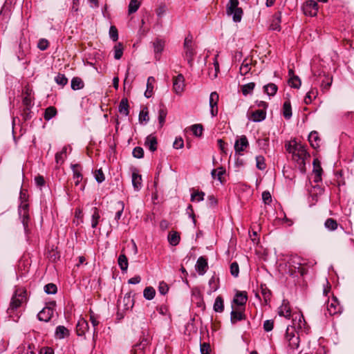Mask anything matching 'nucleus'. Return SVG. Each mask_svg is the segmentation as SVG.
Wrapping results in <instances>:
<instances>
[{"label": "nucleus", "instance_id": "473e14b6", "mask_svg": "<svg viewBox=\"0 0 354 354\" xmlns=\"http://www.w3.org/2000/svg\"><path fill=\"white\" fill-rule=\"evenodd\" d=\"M167 114V110L164 105H160L158 110V122L160 127L163 126L165 122V118Z\"/></svg>", "mask_w": 354, "mask_h": 354}, {"label": "nucleus", "instance_id": "4c0bfd02", "mask_svg": "<svg viewBox=\"0 0 354 354\" xmlns=\"http://www.w3.org/2000/svg\"><path fill=\"white\" fill-rule=\"evenodd\" d=\"M168 241L171 245H177L180 242V235L176 232H170L168 236Z\"/></svg>", "mask_w": 354, "mask_h": 354}, {"label": "nucleus", "instance_id": "79ce46f5", "mask_svg": "<svg viewBox=\"0 0 354 354\" xmlns=\"http://www.w3.org/2000/svg\"><path fill=\"white\" fill-rule=\"evenodd\" d=\"M123 45L121 43H118L113 48L114 58L115 59H120L123 55Z\"/></svg>", "mask_w": 354, "mask_h": 354}, {"label": "nucleus", "instance_id": "2eb2a0df", "mask_svg": "<svg viewBox=\"0 0 354 354\" xmlns=\"http://www.w3.org/2000/svg\"><path fill=\"white\" fill-rule=\"evenodd\" d=\"M293 326L294 328H298L299 329H302L305 328L306 322L303 315L299 313H295L293 315Z\"/></svg>", "mask_w": 354, "mask_h": 354}, {"label": "nucleus", "instance_id": "a878e982", "mask_svg": "<svg viewBox=\"0 0 354 354\" xmlns=\"http://www.w3.org/2000/svg\"><path fill=\"white\" fill-rule=\"evenodd\" d=\"M245 319V315L242 311L232 310L230 313V321L232 324Z\"/></svg>", "mask_w": 354, "mask_h": 354}, {"label": "nucleus", "instance_id": "cd10ccee", "mask_svg": "<svg viewBox=\"0 0 354 354\" xmlns=\"http://www.w3.org/2000/svg\"><path fill=\"white\" fill-rule=\"evenodd\" d=\"M266 113L263 110H256L252 112L251 120L254 122H261L266 118Z\"/></svg>", "mask_w": 354, "mask_h": 354}, {"label": "nucleus", "instance_id": "6ab92c4d", "mask_svg": "<svg viewBox=\"0 0 354 354\" xmlns=\"http://www.w3.org/2000/svg\"><path fill=\"white\" fill-rule=\"evenodd\" d=\"M313 172L315 175L314 181L319 183L322 180V169L318 160L315 159L313 160Z\"/></svg>", "mask_w": 354, "mask_h": 354}, {"label": "nucleus", "instance_id": "7c9ffc66", "mask_svg": "<svg viewBox=\"0 0 354 354\" xmlns=\"http://www.w3.org/2000/svg\"><path fill=\"white\" fill-rule=\"evenodd\" d=\"M155 82V78L153 77H149L147 82V89L145 92V96L147 98H149L153 93V83Z\"/></svg>", "mask_w": 354, "mask_h": 354}, {"label": "nucleus", "instance_id": "9d476101", "mask_svg": "<svg viewBox=\"0 0 354 354\" xmlns=\"http://www.w3.org/2000/svg\"><path fill=\"white\" fill-rule=\"evenodd\" d=\"M155 58L156 60H160L161 54L164 50L165 46V41L162 39L156 38L152 43Z\"/></svg>", "mask_w": 354, "mask_h": 354}, {"label": "nucleus", "instance_id": "a211bd4d", "mask_svg": "<svg viewBox=\"0 0 354 354\" xmlns=\"http://www.w3.org/2000/svg\"><path fill=\"white\" fill-rule=\"evenodd\" d=\"M148 344V339L147 338H143L140 343L134 346L132 350L133 354H142Z\"/></svg>", "mask_w": 354, "mask_h": 354}, {"label": "nucleus", "instance_id": "3c124183", "mask_svg": "<svg viewBox=\"0 0 354 354\" xmlns=\"http://www.w3.org/2000/svg\"><path fill=\"white\" fill-rule=\"evenodd\" d=\"M256 166L259 170H264L266 167L265 158L262 156H257L256 157Z\"/></svg>", "mask_w": 354, "mask_h": 354}, {"label": "nucleus", "instance_id": "0e129e2a", "mask_svg": "<svg viewBox=\"0 0 354 354\" xmlns=\"http://www.w3.org/2000/svg\"><path fill=\"white\" fill-rule=\"evenodd\" d=\"M95 178L98 183H102L105 178L103 171L101 169H97L95 172Z\"/></svg>", "mask_w": 354, "mask_h": 354}, {"label": "nucleus", "instance_id": "aec40b11", "mask_svg": "<svg viewBox=\"0 0 354 354\" xmlns=\"http://www.w3.org/2000/svg\"><path fill=\"white\" fill-rule=\"evenodd\" d=\"M289 84L291 87H293L295 88H299L301 86V82L298 76H296L293 73V71L292 69L289 70Z\"/></svg>", "mask_w": 354, "mask_h": 354}, {"label": "nucleus", "instance_id": "b1692460", "mask_svg": "<svg viewBox=\"0 0 354 354\" xmlns=\"http://www.w3.org/2000/svg\"><path fill=\"white\" fill-rule=\"evenodd\" d=\"M88 329V324L84 319H80L78 321L77 324V335L81 336L83 335L86 331Z\"/></svg>", "mask_w": 354, "mask_h": 354}, {"label": "nucleus", "instance_id": "c85d7f7f", "mask_svg": "<svg viewBox=\"0 0 354 354\" xmlns=\"http://www.w3.org/2000/svg\"><path fill=\"white\" fill-rule=\"evenodd\" d=\"M213 309L216 313H223L224 310V301L221 296H218L214 301Z\"/></svg>", "mask_w": 354, "mask_h": 354}, {"label": "nucleus", "instance_id": "e433bc0d", "mask_svg": "<svg viewBox=\"0 0 354 354\" xmlns=\"http://www.w3.org/2000/svg\"><path fill=\"white\" fill-rule=\"evenodd\" d=\"M57 109L54 106H49L46 109L44 118L46 120L48 121L57 115Z\"/></svg>", "mask_w": 354, "mask_h": 354}, {"label": "nucleus", "instance_id": "dca6fc26", "mask_svg": "<svg viewBox=\"0 0 354 354\" xmlns=\"http://www.w3.org/2000/svg\"><path fill=\"white\" fill-rule=\"evenodd\" d=\"M157 139L155 136L152 135H149L146 138L145 145L147 147L151 152L155 151L157 149Z\"/></svg>", "mask_w": 354, "mask_h": 354}, {"label": "nucleus", "instance_id": "052dcab7", "mask_svg": "<svg viewBox=\"0 0 354 354\" xmlns=\"http://www.w3.org/2000/svg\"><path fill=\"white\" fill-rule=\"evenodd\" d=\"M230 273L234 277H237L239 274V267L236 262H233L230 265Z\"/></svg>", "mask_w": 354, "mask_h": 354}, {"label": "nucleus", "instance_id": "774afa93", "mask_svg": "<svg viewBox=\"0 0 354 354\" xmlns=\"http://www.w3.org/2000/svg\"><path fill=\"white\" fill-rule=\"evenodd\" d=\"M274 322L271 319L266 320L263 323V328L266 331L269 332L273 329Z\"/></svg>", "mask_w": 354, "mask_h": 354}, {"label": "nucleus", "instance_id": "f8f14e48", "mask_svg": "<svg viewBox=\"0 0 354 354\" xmlns=\"http://www.w3.org/2000/svg\"><path fill=\"white\" fill-rule=\"evenodd\" d=\"M195 268L199 275H204L208 268L207 259L203 257H200L196 261Z\"/></svg>", "mask_w": 354, "mask_h": 354}, {"label": "nucleus", "instance_id": "4d7b16f0", "mask_svg": "<svg viewBox=\"0 0 354 354\" xmlns=\"http://www.w3.org/2000/svg\"><path fill=\"white\" fill-rule=\"evenodd\" d=\"M118 205L119 209L115 215V220L116 221L117 223H118V221L120 219V218L122 215L123 210L124 208V204L122 201H118Z\"/></svg>", "mask_w": 354, "mask_h": 354}, {"label": "nucleus", "instance_id": "8fccbe9b", "mask_svg": "<svg viewBox=\"0 0 354 354\" xmlns=\"http://www.w3.org/2000/svg\"><path fill=\"white\" fill-rule=\"evenodd\" d=\"M225 170L223 167H219L217 169H213L211 172L213 178H217L221 181V176L224 174Z\"/></svg>", "mask_w": 354, "mask_h": 354}, {"label": "nucleus", "instance_id": "4be33fe9", "mask_svg": "<svg viewBox=\"0 0 354 354\" xmlns=\"http://www.w3.org/2000/svg\"><path fill=\"white\" fill-rule=\"evenodd\" d=\"M281 13L280 12L276 13L273 16L272 21L271 22V24L270 26V28L272 30H277L280 31L281 30Z\"/></svg>", "mask_w": 354, "mask_h": 354}, {"label": "nucleus", "instance_id": "9b49d317", "mask_svg": "<svg viewBox=\"0 0 354 354\" xmlns=\"http://www.w3.org/2000/svg\"><path fill=\"white\" fill-rule=\"evenodd\" d=\"M249 146L248 138L245 136H241L234 143V150L236 153L241 155L242 152Z\"/></svg>", "mask_w": 354, "mask_h": 354}, {"label": "nucleus", "instance_id": "6e6552de", "mask_svg": "<svg viewBox=\"0 0 354 354\" xmlns=\"http://www.w3.org/2000/svg\"><path fill=\"white\" fill-rule=\"evenodd\" d=\"M294 327L288 326L286 333V339L289 343V346L292 348H297L299 346V337L294 333Z\"/></svg>", "mask_w": 354, "mask_h": 354}, {"label": "nucleus", "instance_id": "f03ea898", "mask_svg": "<svg viewBox=\"0 0 354 354\" xmlns=\"http://www.w3.org/2000/svg\"><path fill=\"white\" fill-rule=\"evenodd\" d=\"M20 199L21 200V203L19 206V216L21 219V223L24 228L26 229L28 225L29 209L28 204L26 202V195L23 191H21L20 192Z\"/></svg>", "mask_w": 354, "mask_h": 354}, {"label": "nucleus", "instance_id": "de8ad7c7", "mask_svg": "<svg viewBox=\"0 0 354 354\" xmlns=\"http://www.w3.org/2000/svg\"><path fill=\"white\" fill-rule=\"evenodd\" d=\"M205 193L203 192H194L191 195V201L192 202H200L204 200Z\"/></svg>", "mask_w": 354, "mask_h": 354}, {"label": "nucleus", "instance_id": "a18cd8bd", "mask_svg": "<svg viewBox=\"0 0 354 354\" xmlns=\"http://www.w3.org/2000/svg\"><path fill=\"white\" fill-rule=\"evenodd\" d=\"M233 301L239 306H243L247 301V297L242 293H237Z\"/></svg>", "mask_w": 354, "mask_h": 354}, {"label": "nucleus", "instance_id": "37998d69", "mask_svg": "<svg viewBox=\"0 0 354 354\" xmlns=\"http://www.w3.org/2000/svg\"><path fill=\"white\" fill-rule=\"evenodd\" d=\"M71 86L73 90H79L84 87V82L80 77H73Z\"/></svg>", "mask_w": 354, "mask_h": 354}, {"label": "nucleus", "instance_id": "f3484780", "mask_svg": "<svg viewBox=\"0 0 354 354\" xmlns=\"http://www.w3.org/2000/svg\"><path fill=\"white\" fill-rule=\"evenodd\" d=\"M72 169L73 172V179L75 180V185L77 186L80 185V182L82 180V175L81 174V167L79 165H73Z\"/></svg>", "mask_w": 354, "mask_h": 354}, {"label": "nucleus", "instance_id": "69168bd1", "mask_svg": "<svg viewBox=\"0 0 354 354\" xmlns=\"http://www.w3.org/2000/svg\"><path fill=\"white\" fill-rule=\"evenodd\" d=\"M332 77H327L325 78V80H323L322 82V89L324 90H328L331 84H332Z\"/></svg>", "mask_w": 354, "mask_h": 354}, {"label": "nucleus", "instance_id": "423d86ee", "mask_svg": "<svg viewBox=\"0 0 354 354\" xmlns=\"http://www.w3.org/2000/svg\"><path fill=\"white\" fill-rule=\"evenodd\" d=\"M302 10L304 15L315 17L318 12V5L314 0H308L302 6Z\"/></svg>", "mask_w": 354, "mask_h": 354}, {"label": "nucleus", "instance_id": "ea45409f", "mask_svg": "<svg viewBox=\"0 0 354 354\" xmlns=\"http://www.w3.org/2000/svg\"><path fill=\"white\" fill-rule=\"evenodd\" d=\"M264 91L269 96H274L277 91V86L274 84L270 83L263 86Z\"/></svg>", "mask_w": 354, "mask_h": 354}, {"label": "nucleus", "instance_id": "c9c22d12", "mask_svg": "<svg viewBox=\"0 0 354 354\" xmlns=\"http://www.w3.org/2000/svg\"><path fill=\"white\" fill-rule=\"evenodd\" d=\"M93 214L91 216V227L93 228H95L97 225H98L100 215L99 212V209L97 207H93L92 209Z\"/></svg>", "mask_w": 354, "mask_h": 354}, {"label": "nucleus", "instance_id": "5fc2aeb1", "mask_svg": "<svg viewBox=\"0 0 354 354\" xmlns=\"http://www.w3.org/2000/svg\"><path fill=\"white\" fill-rule=\"evenodd\" d=\"M57 288L54 283H48L44 286V291L48 295H54L57 292Z\"/></svg>", "mask_w": 354, "mask_h": 354}, {"label": "nucleus", "instance_id": "c756f323", "mask_svg": "<svg viewBox=\"0 0 354 354\" xmlns=\"http://www.w3.org/2000/svg\"><path fill=\"white\" fill-rule=\"evenodd\" d=\"M119 112L124 115V116H127L129 113V104L127 98H122L118 106Z\"/></svg>", "mask_w": 354, "mask_h": 354}, {"label": "nucleus", "instance_id": "393cba45", "mask_svg": "<svg viewBox=\"0 0 354 354\" xmlns=\"http://www.w3.org/2000/svg\"><path fill=\"white\" fill-rule=\"evenodd\" d=\"M118 263L122 272H127L129 266V262L127 257L124 254H121L119 256L118 259Z\"/></svg>", "mask_w": 354, "mask_h": 354}, {"label": "nucleus", "instance_id": "f257e3e1", "mask_svg": "<svg viewBox=\"0 0 354 354\" xmlns=\"http://www.w3.org/2000/svg\"><path fill=\"white\" fill-rule=\"evenodd\" d=\"M26 291L21 288L17 289L12 297L8 310L12 312L18 309L26 302Z\"/></svg>", "mask_w": 354, "mask_h": 354}, {"label": "nucleus", "instance_id": "680f3d73", "mask_svg": "<svg viewBox=\"0 0 354 354\" xmlns=\"http://www.w3.org/2000/svg\"><path fill=\"white\" fill-rule=\"evenodd\" d=\"M110 38L113 41H116L118 39V32L115 26H111L109 29Z\"/></svg>", "mask_w": 354, "mask_h": 354}, {"label": "nucleus", "instance_id": "2f4dec72", "mask_svg": "<svg viewBox=\"0 0 354 354\" xmlns=\"http://www.w3.org/2000/svg\"><path fill=\"white\" fill-rule=\"evenodd\" d=\"M308 140L313 148L319 147L320 139L317 131H312L308 136Z\"/></svg>", "mask_w": 354, "mask_h": 354}, {"label": "nucleus", "instance_id": "a19ab883", "mask_svg": "<svg viewBox=\"0 0 354 354\" xmlns=\"http://www.w3.org/2000/svg\"><path fill=\"white\" fill-rule=\"evenodd\" d=\"M156 290L153 287L149 286L145 288L143 296L147 300H151L154 298Z\"/></svg>", "mask_w": 354, "mask_h": 354}, {"label": "nucleus", "instance_id": "72a5a7b5", "mask_svg": "<svg viewBox=\"0 0 354 354\" xmlns=\"http://www.w3.org/2000/svg\"><path fill=\"white\" fill-rule=\"evenodd\" d=\"M67 149H68V147L64 146L62 148L61 151L57 152L55 154V161H56L57 164L62 165L64 162V159L66 157Z\"/></svg>", "mask_w": 354, "mask_h": 354}, {"label": "nucleus", "instance_id": "09e8293b", "mask_svg": "<svg viewBox=\"0 0 354 354\" xmlns=\"http://www.w3.org/2000/svg\"><path fill=\"white\" fill-rule=\"evenodd\" d=\"M209 290L208 294L211 295L212 292L218 290V286L216 283V279L213 276L209 280Z\"/></svg>", "mask_w": 354, "mask_h": 354}, {"label": "nucleus", "instance_id": "338daca9", "mask_svg": "<svg viewBox=\"0 0 354 354\" xmlns=\"http://www.w3.org/2000/svg\"><path fill=\"white\" fill-rule=\"evenodd\" d=\"M169 290V287L166 283L162 281L159 283L158 291L161 295H165Z\"/></svg>", "mask_w": 354, "mask_h": 354}, {"label": "nucleus", "instance_id": "c03bdc74", "mask_svg": "<svg viewBox=\"0 0 354 354\" xmlns=\"http://www.w3.org/2000/svg\"><path fill=\"white\" fill-rule=\"evenodd\" d=\"M218 55H215V57L214 59V74H212L211 72H209L208 73V75H209V77L212 79V80H214V79H216L218 76V73L219 72V64H218V62L217 60V57H218Z\"/></svg>", "mask_w": 354, "mask_h": 354}, {"label": "nucleus", "instance_id": "6e6d98bb", "mask_svg": "<svg viewBox=\"0 0 354 354\" xmlns=\"http://www.w3.org/2000/svg\"><path fill=\"white\" fill-rule=\"evenodd\" d=\"M55 82L62 86H64L68 83V79L66 77V76L63 74L59 73L55 77Z\"/></svg>", "mask_w": 354, "mask_h": 354}, {"label": "nucleus", "instance_id": "58836bf2", "mask_svg": "<svg viewBox=\"0 0 354 354\" xmlns=\"http://www.w3.org/2000/svg\"><path fill=\"white\" fill-rule=\"evenodd\" d=\"M324 226L330 231H334L337 229L338 223L333 218H327L324 223Z\"/></svg>", "mask_w": 354, "mask_h": 354}, {"label": "nucleus", "instance_id": "13d9d810", "mask_svg": "<svg viewBox=\"0 0 354 354\" xmlns=\"http://www.w3.org/2000/svg\"><path fill=\"white\" fill-rule=\"evenodd\" d=\"M250 68V63L248 62L247 60H244L239 69L240 73L242 75H245L249 73Z\"/></svg>", "mask_w": 354, "mask_h": 354}, {"label": "nucleus", "instance_id": "bf43d9fd", "mask_svg": "<svg viewBox=\"0 0 354 354\" xmlns=\"http://www.w3.org/2000/svg\"><path fill=\"white\" fill-rule=\"evenodd\" d=\"M149 120V118L148 115V111L147 108L145 107L143 108L139 114V121L142 122V121L147 122Z\"/></svg>", "mask_w": 354, "mask_h": 354}, {"label": "nucleus", "instance_id": "0eeeda50", "mask_svg": "<svg viewBox=\"0 0 354 354\" xmlns=\"http://www.w3.org/2000/svg\"><path fill=\"white\" fill-rule=\"evenodd\" d=\"M342 311V307L340 305L339 301L335 297L328 301L327 304V312L332 316L341 313Z\"/></svg>", "mask_w": 354, "mask_h": 354}, {"label": "nucleus", "instance_id": "20e7f679", "mask_svg": "<svg viewBox=\"0 0 354 354\" xmlns=\"http://www.w3.org/2000/svg\"><path fill=\"white\" fill-rule=\"evenodd\" d=\"M183 47L185 58L187 59L189 66L192 67L193 66L194 57L196 54L194 48L192 45V37L188 36L185 39Z\"/></svg>", "mask_w": 354, "mask_h": 354}, {"label": "nucleus", "instance_id": "39448f33", "mask_svg": "<svg viewBox=\"0 0 354 354\" xmlns=\"http://www.w3.org/2000/svg\"><path fill=\"white\" fill-rule=\"evenodd\" d=\"M185 87V77L182 74H178L173 78V91L180 95Z\"/></svg>", "mask_w": 354, "mask_h": 354}, {"label": "nucleus", "instance_id": "4468645a", "mask_svg": "<svg viewBox=\"0 0 354 354\" xmlns=\"http://www.w3.org/2000/svg\"><path fill=\"white\" fill-rule=\"evenodd\" d=\"M278 313L280 316H283L288 319L291 317V310L289 306V302L287 300H283L281 305L279 308Z\"/></svg>", "mask_w": 354, "mask_h": 354}, {"label": "nucleus", "instance_id": "7ed1b4c3", "mask_svg": "<svg viewBox=\"0 0 354 354\" xmlns=\"http://www.w3.org/2000/svg\"><path fill=\"white\" fill-rule=\"evenodd\" d=\"M238 0H230L226 8V12L228 15L232 16L234 22H240L242 19L243 10L239 7Z\"/></svg>", "mask_w": 354, "mask_h": 354}, {"label": "nucleus", "instance_id": "864d4df0", "mask_svg": "<svg viewBox=\"0 0 354 354\" xmlns=\"http://www.w3.org/2000/svg\"><path fill=\"white\" fill-rule=\"evenodd\" d=\"M255 84L254 82H250L248 84H244L242 86V93L244 95H247L252 93L253 89L254 88Z\"/></svg>", "mask_w": 354, "mask_h": 354}, {"label": "nucleus", "instance_id": "bb28decb", "mask_svg": "<svg viewBox=\"0 0 354 354\" xmlns=\"http://www.w3.org/2000/svg\"><path fill=\"white\" fill-rule=\"evenodd\" d=\"M124 310L131 309L134 305V300L131 293H127L122 299Z\"/></svg>", "mask_w": 354, "mask_h": 354}, {"label": "nucleus", "instance_id": "e2e57ef3", "mask_svg": "<svg viewBox=\"0 0 354 354\" xmlns=\"http://www.w3.org/2000/svg\"><path fill=\"white\" fill-rule=\"evenodd\" d=\"M133 156L136 158H142L144 156L143 149L140 147H136L133 150Z\"/></svg>", "mask_w": 354, "mask_h": 354}, {"label": "nucleus", "instance_id": "49530a36", "mask_svg": "<svg viewBox=\"0 0 354 354\" xmlns=\"http://www.w3.org/2000/svg\"><path fill=\"white\" fill-rule=\"evenodd\" d=\"M140 6V3L138 0H131L129 4V13L132 14L136 12L138 10Z\"/></svg>", "mask_w": 354, "mask_h": 354}, {"label": "nucleus", "instance_id": "ddd939ff", "mask_svg": "<svg viewBox=\"0 0 354 354\" xmlns=\"http://www.w3.org/2000/svg\"><path fill=\"white\" fill-rule=\"evenodd\" d=\"M53 315V309L50 307H44L37 314V317L39 321L48 322L51 319Z\"/></svg>", "mask_w": 354, "mask_h": 354}, {"label": "nucleus", "instance_id": "1a4fd4ad", "mask_svg": "<svg viewBox=\"0 0 354 354\" xmlns=\"http://www.w3.org/2000/svg\"><path fill=\"white\" fill-rule=\"evenodd\" d=\"M293 156L295 158L297 157V160H304L310 156L308 153L306 147L303 145L295 142V149L293 150Z\"/></svg>", "mask_w": 354, "mask_h": 354}, {"label": "nucleus", "instance_id": "603ef678", "mask_svg": "<svg viewBox=\"0 0 354 354\" xmlns=\"http://www.w3.org/2000/svg\"><path fill=\"white\" fill-rule=\"evenodd\" d=\"M193 134L197 137H200L203 133V126L200 124H194L191 127Z\"/></svg>", "mask_w": 354, "mask_h": 354}, {"label": "nucleus", "instance_id": "f704fd0d", "mask_svg": "<svg viewBox=\"0 0 354 354\" xmlns=\"http://www.w3.org/2000/svg\"><path fill=\"white\" fill-rule=\"evenodd\" d=\"M283 115L287 120L292 117V108L289 100L284 102L283 104Z\"/></svg>", "mask_w": 354, "mask_h": 354}, {"label": "nucleus", "instance_id": "5701e85b", "mask_svg": "<svg viewBox=\"0 0 354 354\" xmlns=\"http://www.w3.org/2000/svg\"><path fill=\"white\" fill-rule=\"evenodd\" d=\"M55 335L56 338L62 339L69 336L70 332L65 326H58L55 329Z\"/></svg>", "mask_w": 354, "mask_h": 354}, {"label": "nucleus", "instance_id": "412c9836", "mask_svg": "<svg viewBox=\"0 0 354 354\" xmlns=\"http://www.w3.org/2000/svg\"><path fill=\"white\" fill-rule=\"evenodd\" d=\"M132 185L136 191H139L142 187V176L137 172H133L131 176Z\"/></svg>", "mask_w": 354, "mask_h": 354}]
</instances>
